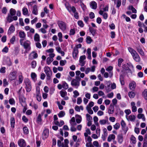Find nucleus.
<instances>
[{
	"instance_id": "obj_1",
	"label": "nucleus",
	"mask_w": 147,
	"mask_h": 147,
	"mask_svg": "<svg viewBox=\"0 0 147 147\" xmlns=\"http://www.w3.org/2000/svg\"><path fill=\"white\" fill-rule=\"evenodd\" d=\"M129 52L131 54L134 60L136 62H140L141 59L136 52L134 49L130 47L128 48Z\"/></svg>"
},
{
	"instance_id": "obj_2",
	"label": "nucleus",
	"mask_w": 147,
	"mask_h": 147,
	"mask_svg": "<svg viewBox=\"0 0 147 147\" xmlns=\"http://www.w3.org/2000/svg\"><path fill=\"white\" fill-rule=\"evenodd\" d=\"M23 39L20 40V45L24 47V48L26 49V51H29L31 49L30 46V41L28 40H26L23 43Z\"/></svg>"
},
{
	"instance_id": "obj_3",
	"label": "nucleus",
	"mask_w": 147,
	"mask_h": 147,
	"mask_svg": "<svg viewBox=\"0 0 147 147\" xmlns=\"http://www.w3.org/2000/svg\"><path fill=\"white\" fill-rule=\"evenodd\" d=\"M24 83L26 86L25 88L26 92H29L32 89V85L30 80L27 78H25Z\"/></svg>"
},
{
	"instance_id": "obj_4",
	"label": "nucleus",
	"mask_w": 147,
	"mask_h": 147,
	"mask_svg": "<svg viewBox=\"0 0 147 147\" xmlns=\"http://www.w3.org/2000/svg\"><path fill=\"white\" fill-rule=\"evenodd\" d=\"M33 97L36 98L38 101H40L41 100V96L40 92V89L39 87H37L36 89L35 94H34Z\"/></svg>"
},
{
	"instance_id": "obj_5",
	"label": "nucleus",
	"mask_w": 147,
	"mask_h": 147,
	"mask_svg": "<svg viewBox=\"0 0 147 147\" xmlns=\"http://www.w3.org/2000/svg\"><path fill=\"white\" fill-rule=\"evenodd\" d=\"M57 24L59 27L62 31H64L66 30L67 26L65 22L63 21H59Z\"/></svg>"
},
{
	"instance_id": "obj_6",
	"label": "nucleus",
	"mask_w": 147,
	"mask_h": 147,
	"mask_svg": "<svg viewBox=\"0 0 147 147\" xmlns=\"http://www.w3.org/2000/svg\"><path fill=\"white\" fill-rule=\"evenodd\" d=\"M17 72L15 71H14L10 73L9 75V80L11 81L15 80L17 78Z\"/></svg>"
},
{
	"instance_id": "obj_7",
	"label": "nucleus",
	"mask_w": 147,
	"mask_h": 147,
	"mask_svg": "<svg viewBox=\"0 0 147 147\" xmlns=\"http://www.w3.org/2000/svg\"><path fill=\"white\" fill-rule=\"evenodd\" d=\"M85 137V139L87 142L86 144V146L87 147H92V144L91 142L92 141L91 137L88 136Z\"/></svg>"
},
{
	"instance_id": "obj_8",
	"label": "nucleus",
	"mask_w": 147,
	"mask_h": 147,
	"mask_svg": "<svg viewBox=\"0 0 147 147\" xmlns=\"http://www.w3.org/2000/svg\"><path fill=\"white\" fill-rule=\"evenodd\" d=\"M65 5L66 9L69 12H70L71 11H72L73 13H74L76 11L75 7L74 6L71 7L68 3H65Z\"/></svg>"
},
{
	"instance_id": "obj_9",
	"label": "nucleus",
	"mask_w": 147,
	"mask_h": 147,
	"mask_svg": "<svg viewBox=\"0 0 147 147\" xmlns=\"http://www.w3.org/2000/svg\"><path fill=\"white\" fill-rule=\"evenodd\" d=\"M121 125L122 127V129L125 134H126L128 129V128L126 126V124L125 121L122 119L121 122Z\"/></svg>"
},
{
	"instance_id": "obj_10",
	"label": "nucleus",
	"mask_w": 147,
	"mask_h": 147,
	"mask_svg": "<svg viewBox=\"0 0 147 147\" xmlns=\"http://www.w3.org/2000/svg\"><path fill=\"white\" fill-rule=\"evenodd\" d=\"M79 81L76 79H73L71 82V84L72 86L77 88L80 85Z\"/></svg>"
},
{
	"instance_id": "obj_11",
	"label": "nucleus",
	"mask_w": 147,
	"mask_h": 147,
	"mask_svg": "<svg viewBox=\"0 0 147 147\" xmlns=\"http://www.w3.org/2000/svg\"><path fill=\"white\" fill-rule=\"evenodd\" d=\"M86 59L85 55H83L80 57L79 60V64L81 66H84L85 64V60Z\"/></svg>"
},
{
	"instance_id": "obj_12",
	"label": "nucleus",
	"mask_w": 147,
	"mask_h": 147,
	"mask_svg": "<svg viewBox=\"0 0 147 147\" xmlns=\"http://www.w3.org/2000/svg\"><path fill=\"white\" fill-rule=\"evenodd\" d=\"M18 146L20 147H25L26 143L25 140L23 139H20L18 142Z\"/></svg>"
},
{
	"instance_id": "obj_13",
	"label": "nucleus",
	"mask_w": 147,
	"mask_h": 147,
	"mask_svg": "<svg viewBox=\"0 0 147 147\" xmlns=\"http://www.w3.org/2000/svg\"><path fill=\"white\" fill-rule=\"evenodd\" d=\"M49 130L48 129H45L44 131L42 134V137L43 139H46L49 135Z\"/></svg>"
},
{
	"instance_id": "obj_14",
	"label": "nucleus",
	"mask_w": 147,
	"mask_h": 147,
	"mask_svg": "<svg viewBox=\"0 0 147 147\" xmlns=\"http://www.w3.org/2000/svg\"><path fill=\"white\" fill-rule=\"evenodd\" d=\"M61 96L63 98H64V99L65 100H67L69 99L68 96H67V92H66L64 90H61L59 92Z\"/></svg>"
},
{
	"instance_id": "obj_15",
	"label": "nucleus",
	"mask_w": 147,
	"mask_h": 147,
	"mask_svg": "<svg viewBox=\"0 0 147 147\" xmlns=\"http://www.w3.org/2000/svg\"><path fill=\"white\" fill-rule=\"evenodd\" d=\"M125 117L128 121H134L136 118V116L133 115H131L128 116L125 115Z\"/></svg>"
},
{
	"instance_id": "obj_16",
	"label": "nucleus",
	"mask_w": 147,
	"mask_h": 147,
	"mask_svg": "<svg viewBox=\"0 0 147 147\" xmlns=\"http://www.w3.org/2000/svg\"><path fill=\"white\" fill-rule=\"evenodd\" d=\"M111 82L110 81H107L106 82V84L107 85L108 87H110V85L111 84V88L112 90L115 89L116 88V84L115 83H111Z\"/></svg>"
},
{
	"instance_id": "obj_17",
	"label": "nucleus",
	"mask_w": 147,
	"mask_h": 147,
	"mask_svg": "<svg viewBox=\"0 0 147 147\" xmlns=\"http://www.w3.org/2000/svg\"><path fill=\"white\" fill-rule=\"evenodd\" d=\"M23 79L24 78L22 74V73L21 72H20L18 76V82L17 83L16 81L15 82V84L16 85H18L21 84L22 82Z\"/></svg>"
},
{
	"instance_id": "obj_18",
	"label": "nucleus",
	"mask_w": 147,
	"mask_h": 147,
	"mask_svg": "<svg viewBox=\"0 0 147 147\" xmlns=\"http://www.w3.org/2000/svg\"><path fill=\"white\" fill-rule=\"evenodd\" d=\"M44 71L46 75H52V71L49 67L48 66L45 67L44 68Z\"/></svg>"
},
{
	"instance_id": "obj_19",
	"label": "nucleus",
	"mask_w": 147,
	"mask_h": 147,
	"mask_svg": "<svg viewBox=\"0 0 147 147\" xmlns=\"http://www.w3.org/2000/svg\"><path fill=\"white\" fill-rule=\"evenodd\" d=\"M96 134H92V138L94 139H97L100 136V128L98 127L96 130Z\"/></svg>"
},
{
	"instance_id": "obj_20",
	"label": "nucleus",
	"mask_w": 147,
	"mask_h": 147,
	"mask_svg": "<svg viewBox=\"0 0 147 147\" xmlns=\"http://www.w3.org/2000/svg\"><path fill=\"white\" fill-rule=\"evenodd\" d=\"M86 119L88 126H91L92 125V122L91 121L92 118L91 116L88 114H86Z\"/></svg>"
},
{
	"instance_id": "obj_21",
	"label": "nucleus",
	"mask_w": 147,
	"mask_h": 147,
	"mask_svg": "<svg viewBox=\"0 0 147 147\" xmlns=\"http://www.w3.org/2000/svg\"><path fill=\"white\" fill-rule=\"evenodd\" d=\"M78 53V49L77 48H74L73 49V51L72 53V55L74 59H76Z\"/></svg>"
},
{
	"instance_id": "obj_22",
	"label": "nucleus",
	"mask_w": 147,
	"mask_h": 147,
	"mask_svg": "<svg viewBox=\"0 0 147 147\" xmlns=\"http://www.w3.org/2000/svg\"><path fill=\"white\" fill-rule=\"evenodd\" d=\"M103 134L102 135V138L103 141L105 140L106 137L108 135V133L107 129L105 128L103 129Z\"/></svg>"
},
{
	"instance_id": "obj_23",
	"label": "nucleus",
	"mask_w": 147,
	"mask_h": 147,
	"mask_svg": "<svg viewBox=\"0 0 147 147\" xmlns=\"http://www.w3.org/2000/svg\"><path fill=\"white\" fill-rule=\"evenodd\" d=\"M92 107V102H90L86 107V109L88 112L90 114H92V110L91 107Z\"/></svg>"
},
{
	"instance_id": "obj_24",
	"label": "nucleus",
	"mask_w": 147,
	"mask_h": 147,
	"mask_svg": "<svg viewBox=\"0 0 147 147\" xmlns=\"http://www.w3.org/2000/svg\"><path fill=\"white\" fill-rule=\"evenodd\" d=\"M99 14L102 15L103 18L105 20L107 19L108 17V15L107 13L104 12V11L102 10H100L99 11Z\"/></svg>"
},
{
	"instance_id": "obj_25",
	"label": "nucleus",
	"mask_w": 147,
	"mask_h": 147,
	"mask_svg": "<svg viewBox=\"0 0 147 147\" xmlns=\"http://www.w3.org/2000/svg\"><path fill=\"white\" fill-rule=\"evenodd\" d=\"M15 30V27L12 24H11L8 29V34L9 35L11 34V33L14 32Z\"/></svg>"
},
{
	"instance_id": "obj_26",
	"label": "nucleus",
	"mask_w": 147,
	"mask_h": 147,
	"mask_svg": "<svg viewBox=\"0 0 147 147\" xmlns=\"http://www.w3.org/2000/svg\"><path fill=\"white\" fill-rule=\"evenodd\" d=\"M115 138V136L113 134L109 135L108 137L107 141L111 142L112 141L114 140Z\"/></svg>"
},
{
	"instance_id": "obj_27",
	"label": "nucleus",
	"mask_w": 147,
	"mask_h": 147,
	"mask_svg": "<svg viewBox=\"0 0 147 147\" xmlns=\"http://www.w3.org/2000/svg\"><path fill=\"white\" fill-rule=\"evenodd\" d=\"M132 108V111L133 112H135L137 111V107L135 106V103L134 102H131V103Z\"/></svg>"
},
{
	"instance_id": "obj_28",
	"label": "nucleus",
	"mask_w": 147,
	"mask_h": 147,
	"mask_svg": "<svg viewBox=\"0 0 147 147\" xmlns=\"http://www.w3.org/2000/svg\"><path fill=\"white\" fill-rule=\"evenodd\" d=\"M32 13L33 14L36 15H38V9L37 6L36 5H34L33 8V10L32 11Z\"/></svg>"
},
{
	"instance_id": "obj_29",
	"label": "nucleus",
	"mask_w": 147,
	"mask_h": 147,
	"mask_svg": "<svg viewBox=\"0 0 147 147\" xmlns=\"http://www.w3.org/2000/svg\"><path fill=\"white\" fill-rule=\"evenodd\" d=\"M136 86L135 83L133 81L131 82L129 84V87L130 89L131 90H133L135 89Z\"/></svg>"
},
{
	"instance_id": "obj_30",
	"label": "nucleus",
	"mask_w": 147,
	"mask_h": 147,
	"mask_svg": "<svg viewBox=\"0 0 147 147\" xmlns=\"http://www.w3.org/2000/svg\"><path fill=\"white\" fill-rule=\"evenodd\" d=\"M114 111V108L113 106L110 105V107L108 109V113L109 114H112L113 113Z\"/></svg>"
},
{
	"instance_id": "obj_31",
	"label": "nucleus",
	"mask_w": 147,
	"mask_h": 147,
	"mask_svg": "<svg viewBox=\"0 0 147 147\" xmlns=\"http://www.w3.org/2000/svg\"><path fill=\"white\" fill-rule=\"evenodd\" d=\"M76 121L77 123H80L82 121V118L81 116L80 115H76Z\"/></svg>"
},
{
	"instance_id": "obj_32",
	"label": "nucleus",
	"mask_w": 147,
	"mask_h": 147,
	"mask_svg": "<svg viewBox=\"0 0 147 147\" xmlns=\"http://www.w3.org/2000/svg\"><path fill=\"white\" fill-rule=\"evenodd\" d=\"M69 143V141L67 139L64 140V142H63V144L61 147H69L68 144Z\"/></svg>"
},
{
	"instance_id": "obj_33",
	"label": "nucleus",
	"mask_w": 147,
	"mask_h": 147,
	"mask_svg": "<svg viewBox=\"0 0 147 147\" xmlns=\"http://www.w3.org/2000/svg\"><path fill=\"white\" fill-rule=\"evenodd\" d=\"M12 16L10 15L9 14H8L7 17H6V21L7 22L10 23L13 21Z\"/></svg>"
},
{
	"instance_id": "obj_34",
	"label": "nucleus",
	"mask_w": 147,
	"mask_h": 147,
	"mask_svg": "<svg viewBox=\"0 0 147 147\" xmlns=\"http://www.w3.org/2000/svg\"><path fill=\"white\" fill-rule=\"evenodd\" d=\"M86 55L88 56V58L89 59H91V49H90L88 48L87 49Z\"/></svg>"
},
{
	"instance_id": "obj_35",
	"label": "nucleus",
	"mask_w": 147,
	"mask_h": 147,
	"mask_svg": "<svg viewBox=\"0 0 147 147\" xmlns=\"http://www.w3.org/2000/svg\"><path fill=\"white\" fill-rule=\"evenodd\" d=\"M137 117L139 119H142L143 121H145V118L144 114L142 113H139L138 114Z\"/></svg>"
},
{
	"instance_id": "obj_36",
	"label": "nucleus",
	"mask_w": 147,
	"mask_h": 147,
	"mask_svg": "<svg viewBox=\"0 0 147 147\" xmlns=\"http://www.w3.org/2000/svg\"><path fill=\"white\" fill-rule=\"evenodd\" d=\"M10 121L11 127L12 128H13L14 127L15 123V119L14 117H11L10 118Z\"/></svg>"
},
{
	"instance_id": "obj_37",
	"label": "nucleus",
	"mask_w": 147,
	"mask_h": 147,
	"mask_svg": "<svg viewBox=\"0 0 147 147\" xmlns=\"http://www.w3.org/2000/svg\"><path fill=\"white\" fill-rule=\"evenodd\" d=\"M56 49L57 52L60 53L62 56H63L64 55L65 53L64 52L61 51V49L60 47H57Z\"/></svg>"
},
{
	"instance_id": "obj_38",
	"label": "nucleus",
	"mask_w": 147,
	"mask_h": 147,
	"mask_svg": "<svg viewBox=\"0 0 147 147\" xmlns=\"http://www.w3.org/2000/svg\"><path fill=\"white\" fill-rule=\"evenodd\" d=\"M98 119L96 116H94L93 117V120L95 125L97 126H99V124L98 123Z\"/></svg>"
},
{
	"instance_id": "obj_39",
	"label": "nucleus",
	"mask_w": 147,
	"mask_h": 147,
	"mask_svg": "<svg viewBox=\"0 0 147 147\" xmlns=\"http://www.w3.org/2000/svg\"><path fill=\"white\" fill-rule=\"evenodd\" d=\"M22 13L24 15H28V10L27 8L24 7L22 9Z\"/></svg>"
},
{
	"instance_id": "obj_40",
	"label": "nucleus",
	"mask_w": 147,
	"mask_h": 147,
	"mask_svg": "<svg viewBox=\"0 0 147 147\" xmlns=\"http://www.w3.org/2000/svg\"><path fill=\"white\" fill-rule=\"evenodd\" d=\"M34 40L35 41L38 42L40 41V36L37 33H36L34 36Z\"/></svg>"
},
{
	"instance_id": "obj_41",
	"label": "nucleus",
	"mask_w": 147,
	"mask_h": 147,
	"mask_svg": "<svg viewBox=\"0 0 147 147\" xmlns=\"http://www.w3.org/2000/svg\"><path fill=\"white\" fill-rule=\"evenodd\" d=\"M118 141L119 143L121 144L123 142V137L121 135H119L117 137Z\"/></svg>"
},
{
	"instance_id": "obj_42",
	"label": "nucleus",
	"mask_w": 147,
	"mask_h": 147,
	"mask_svg": "<svg viewBox=\"0 0 147 147\" xmlns=\"http://www.w3.org/2000/svg\"><path fill=\"white\" fill-rule=\"evenodd\" d=\"M16 14V11L14 9L11 8L9 11V14L11 16H14Z\"/></svg>"
},
{
	"instance_id": "obj_43",
	"label": "nucleus",
	"mask_w": 147,
	"mask_h": 147,
	"mask_svg": "<svg viewBox=\"0 0 147 147\" xmlns=\"http://www.w3.org/2000/svg\"><path fill=\"white\" fill-rule=\"evenodd\" d=\"M108 122V120L102 119L100 120L99 123L101 125H104L107 123Z\"/></svg>"
},
{
	"instance_id": "obj_44",
	"label": "nucleus",
	"mask_w": 147,
	"mask_h": 147,
	"mask_svg": "<svg viewBox=\"0 0 147 147\" xmlns=\"http://www.w3.org/2000/svg\"><path fill=\"white\" fill-rule=\"evenodd\" d=\"M130 139L133 144H135L136 143V138L133 135H131V136Z\"/></svg>"
},
{
	"instance_id": "obj_45",
	"label": "nucleus",
	"mask_w": 147,
	"mask_h": 147,
	"mask_svg": "<svg viewBox=\"0 0 147 147\" xmlns=\"http://www.w3.org/2000/svg\"><path fill=\"white\" fill-rule=\"evenodd\" d=\"M31 76L32 78L34 80V81H35L36 80L37 76L36 75L35 73H32L31 74Z\"/></svg>"
},
{
	"instance_id": "obj_46",
	"label": "nucleus",
	"mask_w": 147,
	"mask_h": 147,
	"mask_svg": "<svg viewBox=\"0 0 147 147\" xmlns=\"http://www.w3.org/2000/svg\"><path fill=\"white\" fill-rule=\"evenodd\" d=\"M142 96L146 100H147V89L144 90L142 92Z\"/></svg>"
},
{
	"instance_id": "obj_47",
	"label": "nucleus",
	"mask_w": 147,
	"mask_h": 147,
	"mask_svg": "<svg viewBox=\"0 0 147 147\" xmlns=\"http://www.w3.org/2000/svg\"><path fill=\"white\" fill-rule=\"evenodd\" d=\"M128 96L130 98H133L135 96V93L133 92H129L128 93Z\"/></svg>"
},
{
	"instance_id": "obj_48",
	"label": "nucleus",
	"mask_w": 147,
	"mask_h": 147,
	"mask_svg": "<svg viewBox=\"0 0 147 147\" xmlns=\"http://www.w3.org/2000/svg\"><path fill=\"white\" fill-rule=\"evenodd\" d=\"M91 134V131L89 129H87L86 130V132L84 133L85 136H88V135H90Z\"/></svg>"
},
{
	"instance_id": "obj_49",
	"label": "nucleus",
	"mask_w": 147,
	"mask_h": 147,
	"mask_svg": "<svg viewBox=\"0 0 147 147\" xmlns=\"http://www.w3.org/2000/svg\"><path fill=\"white\" fill-rule=\"evenodd\" d=\"M70 123L71 125H76V123L75 121V119L74 117H73L70 121Z\"/></svg>"
},
{
	"instance_id": "obj_50",
	"label": "nucleus",
	"mask_w": 147,
	"mask_h": 147,
	"mask_svg": "<svg viewBox=\"0 0 147 147\" xmlns=\"http://www.w3.org/2000/svg\"><path fill=\"white\" fill-rule=\"evenodd\" d=\"M62 87L64 89L66 90L68 88V85L65 82H63L62 84Z\"/></svg>"
},
{
	"instance_id": "obj_51",
	"label": "nucleus",
	"mask_w": 147,
	"mask_h": 147,
	"mask_svg": "<svg viewBox=\"0 0 147 147\" xmlns=\"http://www.w3.org/2000/svg\"><path fill=\"white\" fill-rule=\"evenodd\" d=\"M58 115L59 117H62L65 116V113L64 111H61L59 112Z\"/></svg>"
},
{
	"instance_id": "obj_52",
	"label": "nucleus",
	"mask_w": 147,
	"mask_h": 147,
	"mask_svg": "<svg viewBox=\"0 0 147 147\" xmlns=\"http://www.w3.org/2000/svg\"><path fill=\"white\" fill-rule=\"evenodd\" d=\"M58 36L59 37V42H62L63 41L62 39V34L61 32H59L58 34Z\"/></svg>"
},
{
	"instance_id": "obj_53",
	"label": "nucleus",
	"mask_w": 147,
	"mask_h": 147,
	"mask_svg": "<svg viewBox=\"0 0 147 147\" xmlns=\"http://www.w3.org/2000/svg\"><path fill=\"white\" fill-rule=\"evenodd\" d=\"M53 58H50V57H48L47 59V63L48 65H49L53 61Z\"/></svg>"
},
{
	"instance_id": "obj_54",
	"label": "nucleus",
	"mask_w": 147,
	"mask_h": 147,
	"mask_svg": "<svg viewBox=\"0 0 147 147\" xmlns=\"http://www.w3.org/2000/svg\"><path fill=\"white\" fill-rule=\"evenodd\" d=\"M92 40L90 36H88L86 38V42L88 44H89L91 43Z\"/></svg>"
},
{
	"instance_id": "obj_55",
	"label": "nucleus",
	"mask_w": 147,
	"mask_h": 147,
	"mask_svg": "<svg viewBox=\"0 0 147 147\" xmlns=\"http://www.w3.org/2000/svg\"><path fill=\"white\" fill-rule=\"evenodd\" d=\"M31 55H32V58L33 59H36L38 57L37 54L34 52H32L31 53Z\"/></svg>"
},
{
	"instance_id": "obj_56",
	"label": "nucleus",
	"mask_w": 147,
	"mask_h": 147,
	"mask_svg": "<svg viewBox=\"0 0 147 147\" xmlns=\"http://www.w3.org/2000/svg\"><path fill=\"white\" fill-rule=\"evenodd\" d=\"M24 132L25 134H27L29 133L28 129L26 127H24L23 129Z\"/></svg>"
},
{
	"instance_id": "obj_57",
	"label": "nucleus",
	"mask_w": 147,
	"mask_h": 147,
	"mask_svg": "<svg viewBox=\"0 0 147 147\" xmlns=\"http://www.w3.org/2000/svg\"><path fill=\"white\" fill-rule=\"evenodd\" d=\"M25 34L24 32L20 31L19 32V36L21 38H24L25 36Z\"/></svg>"
},
{
	"instance_id": "obj_58",
	"label": "nucleus",
	"mask_w": 147,
	"mask_h": 147,
	"mask_svg": "<svg viewBox=\"0 0 147 147\" xmlns=\"http://www.w3.org/2000/svg\"><path fill=\"white\" fill-rule=\"evenodd\" d=\"M120 124L119 123H116L113 126V128L116 130L118 129L120 127Z\"/></svg>"
},
{
	"instance_id": "obj_59",
	"label": "nucleus",
	"mask_w": 147,
	"mask_h": 147,
	"mask_svg": "<svg viewBox=\"0 0 147 147\" xmlns=\"http://www.w3.org/2000/svg\"><path fill=\"white\" fill-rule=\"evenodd\" d=\"M129 9L131 10L133 13H136V10L132 6H129Z\"/></svg>"
},
{
	"instance_id": "obj_60",
	"label": "nucleus",
	"mask_w": 147,
	"mask_h": 147,
	"mask_svg": "<svg viewBox=\"0 0 147 147\" xmlns=\"http://www.w3.org/2000/svg\"><path fill=\"white\" fill-rule=\"evenodd\" d=\"M16 37L15 36H13L10 40V42L12 44H13L15 41Z\"/></svg>"
},
{
	"instance_id": "obj_61",
	"label": "nucleus",
	"mask_w": 147,
	"mask_h": 147,
	"mask_svg": "<svg viewBox=\"0 0 147 147\" xmlns=\"http://www.w3.org/2000/svg\"><path fill=\"white\" fill-rule=\"evenodd\" d=\"M37 122L38 123H40L42 121L41 116L40 114H39L37 119Z\"/></svg>"
},
{
	"instance_id": "obj_62",
	"label": "nucleus",
	"mask_w": 147,
	"mask_h": 147,
	"mask_svg": "<svg viewBox=\"0 0 147 147\" xmlns=\"http://www.w3.org/2000/svg\"><path fill=\"white\" fill-rule=\"evenodd\" d=\"M137 51L140 55L142 56H144V53L142 49H138Z\"/></svg>"
},
{
	"instance_id": "obj_63",
	"label": "nucleus",
	"mask_w": 147,
	"mask_h": 147,
	"mask_svg": "<svg viewBox=\"0 0 147 147\" xmlns=\"http://www.w3.org/2000/svg\"><path fill=\"white\" fill-rule=\"evenodd\" d=\"M74 95V97L75 98L77 97L79 95V93L77 90H75L73 92Z\"/></svg>"
},
{
	"instance_id": "obj_64",
	"label": "nucleus",
	"mask_w": 147,
	"mask_h": 147,
	"mask_svg": "<svg viewBox=\"0 0 147 147\" xmlns=\"http://www.w3.org/2000/svg\"><path fill=\"white\" fill-rule=\"evenodd\" d=\"M93 145L96 147H100L101 146L99 144L98 142L97 141H94L93 143Z\"/></svg>"
}]
</instances>
